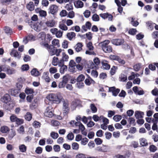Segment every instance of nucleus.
Wrapping results in <instances>:
<instances>
[{
  "label": "nucleus",
  "instance_id": "nucleus-13",
  "mask_svg": "<svg viewBox=\"0 0 158 158\" xmlns=\"http://www.w3.org/2000/svg\"><path fill=\"white\" fill-rule=\"evenodd\" d=\"M124 42V40L123 39H115L112 40V44L117 46L120 45L122 44Z\"/></svg>",
  "mask_w": 158,
  "mask_h": 158
},
{
  "label": "nucleus",
  "instance_id": "nucleus-21",
  "mask_svg": "<svg viewBox=\"0 0 158 158\" xmlns=\"http://www.w3.org/2000/svg\"><path fill=\"white\" fill-rule=\"evenodd\" d=\"M75 126L76 127H78L81 131H84L85 129L84 126L79 122H76L75 123Z\"/></svg>",
  "mask_w": 158,
  "mask_h": 158
},
{
  "label": "nucleus",
  "instance_id": "nucleus-15",
  "mask_svg": "<svg viewBox=\"0 0 158 158\" xmlns=\"http://www.w3.org/2000/svg\"><path fill=\"white\" fill-rule=\"evenodd\" d=\"M75 7L77 8H82L84 6L83 3L80 0L75 1L74 2Z\"/></svg>",
  "mask_w": 158,
  "mask_h": 158
},
{
  "label": "nucleus",
  "instance_id": "nucleus-10",
  "mask_svg": "<svg viewBox=\"0 0 158 158\" xmlns=\"http://www.w3.org/2000/svg\"><path fill=\"white\" fill-rule=\"evenodd\" d=\"M35 37L32 35H30L26 37L23 40V42L25 44L27 43L28 41H33L35 40Z\"/></svg>",
  "mask_w": 158,
  "mask_h": 158
},
{
  "label": "nucleus",
  "instance_id": "nucleus-62",
  "mask_svg": "<svg viewBox=\"0 0 158 158\" xmlns=\"http://www.w3.org/2000/svg\"><path fill=\"white\" fill-rule=\"evenodd\" d=\"M95 142L97 145H100L102 142V140L99 138H97L95 139Z\"/></svg>",
  "mask_w": 158,
  "mask_h": 158
},
{
  "label": "nucleus",
  "instance_id": "nucleus-28",
  "mask_svg": "<svg viewBox=\"0 0 158 158\" xmlns=\"http://www.w3.org/2000/svg\"><path fill=\"white\" fill-rule=\"evenodd\" d=\"M27 8L30 11H32L34 9V6L32 2H30L27 5Z\"/></svg>",
  "mask_w": 158,
  "mask_h": 158
},
{
  "label": "nucleus",
  "instance_id": "nucleus-24",
  "mask_svg": "<svg viewBox=\"0 0 158 158\" xmlns=\"http://www.w3.org/2000/svg\"><path fill=\"white\" fill-rule=\"evenodd\" d=\"M146 24L148 27V29L152 30L153 29L155 24L151 21H148L146 22Z\"/></svg>",
  "mask_w": 158,
  "mask_h": 158
},
{
  "label": "nucleus",
  "instance_id": "nucleus-16",
  "mask_svg": "<svg viewBox=\"0 0 158 158\" xmlns=\"http://www.w3.org/2000/svg\"><path fill=\"white\" fill-rule=\"evenodd\" d=\"M1 101L3 103H7L10 100V97L8 94H6L1 98Z\"/></svg>",
  "mask_w": 158,
  "mask_h": 158
},
{
  "label": "nucleus",
  "instance_id": "nucleus-7",
  "mask_svg": "<svg viewBox=\"0 0 158 158\" xmlns=\"http://www.w3.org/2000/svg\"><path fill=\"white\" fill-rule=\"evenodd\" d=\"M3 71H4L8 75H12L15 74L16 72V70L10 67H4L3 68Z\"/></svg>",
  "mask_w": 158,
  "mask_h": 158
},
{
  "label": "nucleus",
  "instance_id": "nucleus-59",
  "mask_svg": "<svg viewBox=\"0 0 158 158\" xmlns=\"http://www.w3.org/2000/svg\"><path fill=\"white\" fill-rule=\"evenodd\" d=\"M76 85L77 87L79 89L82 88L84 85V83L81 81H77V82L76 84Z\"/></svg>",
  "mask_w": 158,
  "mask_h": 158
},
{
  "label": "nucleus",
  "instance_id": "nucleus-46",
  "mask_svg": "<svg viewBox=\"0 0 158 158\" xmlns=\"http://www.w3.org/2000/svg\"><path fill=\"white\" fill-rule=\"evenodd\" d=\"M93 20L95 22H98L99 20V16L97 14H94L92 17Z\"/></svg>",
  "mask_w": 158,
  "mask_h": 158
},
{
  "label": "nucleus",
  "instance_id": "nucleus-8",
  "mask_svg": "<svg viewBox=\"0 0 158 158\" xmlns=\"http://www.w3.org/2000/svg\"><path fill=\"white\" fill-rule=\"evenodd\" d=\"M95 149L98 152H107L108 151L107 147L104 145L97 147Z\"/></svg>",
  "mask_w": 158,
  "mask_h": 158
},
{
  "label": "nucleus",
  "instance_id": "nucleus-56",
  "mask_svg": "<svg viewBox=\"0 0 158 158\" xmlns=\"http://www.w3.org/2000/svg\"><path fill=\"white\" fill-rule=\"evenodd\" d=\"M16 135V132L15 130H11V132L9 135V137L10 139H12Z\"/></svg>",
  "mask_w": 158,
  "mask_h": 158
},
{
  "label": "nucleus",
  "instance_id": "nucleus-6",
  "mask_svg": "<svg viewBox=\"0 0 158 158\" xmlns=\"http://www.w3.org/2000/svg\"><path fill=\"white\" fill-rule=\"evenodd\" d=\"M52 107L50 106H48L47 107L44 112V115L47 117L51 118L53 115V113L52 110Z\"/></svg>",
  "mask_w": 158,
  "mask_h": 158
},
{
  "label": "nucleus",
  "instance_id": "nucleus-29",
  "mask_svg": "<svg viewBox=\"0 0 158 158\" xmlns=\"http://www.w3.org/2000/svg\"><path fill=\"white\" fill-rule=\"evenodd\" d=\"M19 92V89H12L10 90V93L12 95L16 96Z\"/></svg>",
  "mask_w": 158,
  "mask_h": 158
},
{
  "label": "nucleus",
  "instance_id": "nucleus-36",
  "mask_svg": "<svg viewBox=\"0 0 158 158\" xmlns=\"http://www.w3.org/2000/svg\"><path fill=\"white\" fill-rule=\"evenodd\" d=\"M31 73L32 75L35 76H38L40 74L39 72L36 69H33L31 71Z\"/></svg>",
  "mask_w": 158,
  "mask_h": 158
},
{
  "label": "nucleus",
  "instance_id": "nucleus-11",
  "mask_svg": "<svg viewBox=\"0 0 158 158\" xmlns=\"http://www.w3.org/2000/svg\"><path fill=\"white\" fill-rule=\"evenodd\" d=\"M49 12L52 14H54L56 13L58 10V6L55 5H51L49 8Z\"/></svg>",
  "mask_w": 158,
  "mask_h": 158
},
{
  "label": "nucleus",
  "instance_id": "nucleus-51",
  "mask_svg": "<svg viewBox=\"0 0 158 158\" xmlns=\"http://www.w3.org/2000/svg\"><path fill=\"white\" fill-rule=\"evenodd\" d=\"M122 119V116L120 115H116L113 117V119L116 122H118Z\"/></svg>",
  "mask_w": 158,
  "mask_h": 158
},
{
  "label": "nucleus",
  "instance_id": "nucleus-52",
  "mask_svg": "<svg viewBox=\"0 0 158 158\" xmlns=\"http://www.w3.org/2000/svg\"><path fill=\"white\" fill-rule=\"evenodd\" d=\"M39 14L40 15L41 17H45L47 15L46 12L44 10H40L39 11Z\"/></svg>",
  "mask_w": 158,
  "mask_h": 158
},
{
  "label": "nucleus",
  "instance_id": "nucleus-3",
  "mask_svg": "<svg viewBox=\"0 0 158 158\" xmlns=\"http://www.w3.org/2000/svg\"><path fill=\"white\" fill-rule=\"evenodd\" d=\"M62 111L64 116L67 115L69 112V103L67 100H63Z\"/></svg>",
  "mask_w": 158,
  "mask_h": 158
},
{
  "label": "nucleus",
  "instance_id": "nucleus-26",
  "mask_svg": "<svg viewBox=\"0 0 158 158\" xmlns=\"http://www.w3.org/2000/svg\"><path fill=\"white\" fill-rule=\"evenodd\" d=\"M139 142L141 145L143 146H146L148 145V142L147 140L143 138L139 139Z\"/></svg>",
  "mask_w": 158,
  "mask_h": 158
},
{
  "label": "nucleus",
  "instance_id": "nucleus-35",
  "mask_svg": "<svg viewBox=\"0 0 158 158\" xmlns=\"http://www.w3.org/2000/svg\"><path fill=\"white\" fill-rule=\"evenodd\" d=\"M58 58L56 57H54L53 58L52 64L54 66H57L58 64Z\"/></svg>",
  "mask_w": 158,
  "mask_h": 158
},
{
  "label": "nucleus",
  "instance_id": "nucleus-54",
  "mask_svg": "<svg viewBox=\"0 0 158 158\" xmlns=\"http://www.w3.org/2000/svg\"><path fill=\"white\" fill-rule=\"evenodd\" d=\"M53 149L56 152H58L60 151V146L58 145H55L53 146Z\"/></svg>",
  "mask_w": 158,
  "mask_h": 158
},
{
  "label": "nucleus",
  "instance_id": "nucleus-43",
  "mask_svg": "<svg viewBox=\"0 0 158 158\" xmlns=\"http://www.w3.org/2000/svg\"><path fill=\"white\" fill-rule=\"evenodd\" d=\"M25 119L27 121H30L32 118L31 114L29 112H27L25 115Z\"/></svg>",
  "mask_w": 158,
  "mask_h": 158
},
{
  "label": "nucleus",
  "instance_id": "nucleus-1",
  "mask_svg": "<svg viewBox=\"0 0 158 158\" xmlns=\"http://www.w3.org/2000/svg\"><path fill=\"white\" fill-rule=\"evenodd\" d=\"M46 98L47 99L56 104L59 103L64 100L61 94L59 92L56 94H50L47 95Z\"/></svg>",
  "mask_w": 158,
  "mask_h": 158
},
{
  "label": "nucleus",
  "instance_id": "nucleus-32",
  "mask_svg": "<svg viewBox=\"0 0 158 158\" xmlns=\"http://www.w3.org/2000/svg\"><path fill=\"white\" fill-rule=\"evenodd\" d=\"M75 35V33L73 32L68 33L67 35L68 38L70 40H71L74 37Z\"/></svg>",
  "mask_w": 158,
  "mask_h": 158
},
{
  "label": "nucleus",
  "instance_id": "nucleus-2",
  "mask_svg": "<svg viewBox=\"0 0 158 158\" xmlns=\"http://www.w3.org/2000/svg\"><path fill=\"white\" fill-rule=\"evenodd\" d=\"M109 43V40H105L99 44L103 51L106 53H109L112 51V48L110 45H108Z\"/></svg>",
  "mask_w": 158,
  "mask_h": 158
},
{
  "label": "nucleus",
  "instance_id": "nucleus-61",
  "mask_svg": "<svg viewBox=\"0 0 158 158\" xmlns=\"http://www.w3.org/2000/svg\"><path fill=\"white\" fill-rule=\"evenodd\" d=\"M150 150L152 152H155L157 149V147L155 145H152L150 146Z\"/></svg>",
  "mask_w": 158,
  "mask_h": 158
},
{
  "label": "nucleus",
  "instance_id": "nucleus-27",
  "mask_svg": "<svg viewBox=\"0 0 158 158\" xmlns=\"http://www.w3.org/2000/svg\"><path fill=\"white\" fill-rule=\"evenodd\" d=\"M48 50L51 56H52L55 54V51L54 47L52 45H50L49 48Z\"/></svg>",
  "mask_w": 158,
  "mask_h": 158
},
{
  "label": "nucleus",
  "instance_id": "nucleus-14",
  "mask_svg": "<svg viewBox=\"0 0 158 158\" xmlns=\"http://www.w3.org/2000/svg\"><path fill=\"white\" fill-rule=\"evenodd\" d=\"M109 91L112 92L113 95L116 96L120 92V89H116L114 87H112L109 88Z\"/></svg>",
  "mask_w": 158,
  "mask_h": 158
},
{
  "label": "nucleus",
  "instance_id": "nucleus-64",
  "mask_svg": "<svg viewBox=\"0 0 158 158\" xmlns=\"http://www.w3.org/2000/svg\"><path fill=\"white\" fill-rule=\"evenodd\" d=\"M75 157L76 158H86L85 155L81 153H79L77 154Z\"/></svg>",
  "mask_w": 158,
  "mask_h": 158
},
{
  "label": "nucleus",
  "instance_id": "nucleus-40",
  "mask_svg": "<svg viewBox=\"0 0 158 158\" xmlns=\"http://www.w3.org/2000/svg\"><path fill=\"white\" fill-rule=\"evenodd\" d=\"M19 149L20 152H23L26 151L27 147L24 144H21L19 145Z\"/></svg>",
  "mask_w": 158,
  "mask_h": 158
},
{
  "label": "nucleus",
  "instance_id": "nucleus-30",
  "mask_svg": "<svg viewBox=\"0 0 158 158\" xmlns=\"http://www.w3.org/2000/svg\"><path fill=\"white\" fill-rule=\"evenodd\" d=\"M53 47L55 46L57 47H59L60 46L59 40H58L54 39L52 42Z\"/></svg>",
  "mask_w": 158,
  "mask_h": 158
},
{
  "label": "nucleus",
  "instance_id": "nucleus-60",
  "mask_svg": "<svg viewBox=\"0 0 158 158\" xmlns=\"http://www.w3.org/2000/svg\"><path fill=\"white\" fill-rule=\"evenodd\" d=\"M141 65V64L140 63H138L134 65V70L136 71H139Z\"/></svg>",
  "mask_w": 158,
  "mask_h": 158
},
{
  "label": "nucleus",
  "instance_id": "nucleus-57",
  "mask_svg": "<svg viewBox=\"0 0 158 158\" xmlns=\"http://www.w3.org/2000/svg\"><path fill=\"white\" fill-rule=\"evenodd\" d=\"M90 107L93 113H95L97 112V108L94 104H91L90 106Z\"/></svg>",
  "mask_w": 158,
  "mask_h": 158
},
{
  "label": "nucleus",
  "instance_id": "nucleus-38",
  "mask_svg": "<svg viewBox=\"0 0 158 158\" xmlns=\"http://www.w3.org/2000/svg\"><path fill=\"white\" fill-rule=\"evenodd\" d=\"M9 128L6 126L2 127L0 128L1 131L3 133H6L9 131Z\"/></svg>",
  "mask_w": 158,
  "mask_h": 158
},
{
  "label": "nucleus",
  "instance_id": "nucleus-17",
  "mask_svg": "<svg viewBox=\"0 0 158 158\" xmlns=\"http://www.w3.org/2000/svg\"><path fill=\"white\" fill-rule=\"evenodd\" d=\"M102 63L103 69L106 70H108L110 69V66L108 64L107 61L105 60H103L102 61Z\"/></svg>",
  "mask_w": 158,
  "mask_h": 158
},
{
  "label": "nucleus",
  "instance_id": "nucleus-12",
  "mask_svg": "<svg viewBox=\"0 0 158 158\" xmlns=\"http://www.w3.org/2000/svg\"><path fill=\"white\" fill-rule=\"evenodd\" d=\"M62 81L60 82L59 85L58 87L59 88H61L64 87L68 81V79L66 76L63 77Z\"/></svg>",
  "mask_w": 158,
  "mask_h": 158
},
{
  "label": "nucleus",
  "instance_id": "nucleus-19",
  "mask_svg": "<svg viewBox=\"0 0 158 158\" xmlns=\"http://www.w3.org/2000/svg\"><path fill=\"white\" fill-rule=\"evenodd\" d=\"M45 24L48 27H52L54 26L55 22L53 20H48L46 22Z\"/></svg>",
  "mask_w": 158,
  "mask_h": 158
},
{
  "label": "nucleus",
  "instance_id": "nucleus-49",
  "mask_svg": "<svg viewBox=\"0 0 158 158\" xmlns=\"http://www.w3.org/2000/svg\"><path fill=\"white\" fill-rule=\"evenodd\" d=\"M81 141V144L83 145H85L88 143L89 139L86 138H82Z\"/></svg>",
  "mask_w": 158,
  "mask_h": 158
},
{
  "label": "nucleus",
  "instance_id": "nucleus-48",
  "mask_svg": "<svg viewBox=\"0 0 158 158\" xmlns=\"http://www.w3.org/2000/svg\"><path fill=\"white\" fill-rule=\"evenodd\" d=\"M41 124L39 122L35 121L33 123V126L35 128H39L40 127Z\"/></svg>",
  "mask_w": 158,
  "mask_h": 158
},
{
  "label": "nucleus",
  "instance_id": "nucleus-5",
  "mask_svg": "<svg viewBox=\"0 0 158 158\" xmlns=\"http://www.w3.org/2000/svg\"><path fill=\"white\" fill-rule=\"evenodd\" d=\"M50 31L53 35H55L57 38H60L62 36L63 32L56 28H52Z\"/></svg>",
  "mask_w": 158,
  "mask_h": 158
},
{
  "label": "nucleus",
  "instance_id": "nucleus-9",
  "mask_svg": "<svg viewBox=\"0 0 158 158\" xmlns=\"http://www.w3.org/2000/svg\"><path fill=\"white\" fill-rule=\"evenodd\" d=\"M10 55L18 59H19L21 57V54L14 49H12L10 53Z\"/></svg>",
  "mask_w": 158,
  "mask_h": 158
},
{
  "label": "nucleus",
  "instance_id": "nucleus-47",
  "mask_svg": "<svg viewBox=\"0 0 158 158\" xmlns=\"http://www.w3.org/2000/svg\"><path fill=\"white\" fill-rule=\"evenodd\" d=\"M69 56L66 54L64 52L62 53V57L61 60L64 61H67L69 59Z\"/></svg>",
  "mask_w": 158,
  "mask_h": 158
},
{
  "label": "nucleus",
  "instance_id": "nucleus-18",
  "mask_svg": "<svg viewBox=\"0 0 158 158\" xmlns=\"http://www.w3.org/2000/svg\"><path fill=\"white\" fill-rule=\"evenodd\" d=\"M144 113L139 111H136L135 112V115L136 118H142L143 117Z\"/></svg>",
  "mask_w": 158,
  "mask_h": 158
},
{
  "label": "nucleus",
  "instance_id": "nucleus-34",
  "mask_svg": "<svg viewBox=\"0 0 158 158\" xmlns=\"http://www.w3.org/2000/svg\"><path fill=\"white\" fill-rule=\"evenodd\" d=\"M59 27L60 29L64 31H67L68 29V28L66 25L63 23H60Z\"/></svg>",
  "mask_w": 158,
  "mask_h": 158
},
{
  "label": "nucleus",
  "instance_id": "nucleus-37",
  "mask_svg": "<svg viewBox=\"0 0 158 158\" xmlns=\"http://www.w3.org/2000/svg\"><path fill=\"white\" fill-rule=\"evenodd\" d=\"M60 67V72L61 74H64L67 70V67L66 65H64Z\"/></svg>",
  "mask_w": 158,
  "mask_h": 158
},
{
  "label": "nucleus",
  "instance_id": "nucleus-55",
  "mask_svg": "<svg viewBox=\"0 0 158 158\" xmlns=\"http://www.w3.org/2000/svg\"><path fill=\"white\" fill-rule=\"evenodd\" d=\"M85 79V76L83 74H81L77 78V81H82Z\"/></svg>",
  "mask_w": 158,
  "mask_h": 158
},
{
  "label": "nucleus",
  "instance_id": "nucleus-41",
  "mask_svg": "<svg viewBox=\"0 0 158 158\" xmlns=\"http://www.w3.org/2000/svg\"><path fill=\"white\" fill-rule=\"evenodd\" d=\"M64 8L68 11L72 10L73 9V5L70 3L66 4Z\"/></svg>",
  "mask_w": 158,
  "mask_h": 158
},
{
  "label": "nucleus",
  "instance_id": "nucleus-53",
  "mask_svg": "<svg viewBox=\"0 0 158 158\" xmlns=\"http://www.w3.org/2000/svg\"><path fill=\"white\" fill-rule=\"evenodd\" d=\"M5 32L7 34H10L12 33V30L9 27H5L4 29Z\"/></svg>",
  "mask_w": 158,
  "mask_h": 158
},
{
  "label": "nucleus",
  "instance_id": "nucleus-42",
  "mask_svg": "<svg viewBox=\"0 0 158 158\" xmlns=\"http://www.w3.org/2000/svg\"><path fill=\"white\" fill-rule=\"evenodd\" d=\"M100 118H101V121L103 122L104 124L107 125L109 123V120L106 118L102 116H101Z\"/></svg>",
  "mask_w": 158,
  "mask_h": 158
},
{
  "label": "nucleus",
  "instance_id": "nucleus-25",
  "mask_svg": "<svg viewBox=\"0 0 158 158\" xmlns=\"http://www.w3.org/2000/svg\"><path fill=\"white\" fill-rule=\"evenodd\" d=\"M42 78L48 82H49L50 79L48 76V73L47 72H44L43 74Z\"/></svg>",
  "mask_w": 158,
  "mask_h": 158
},
{
  "label": "nucleus",
  "instance_id": "nucleus-45",
  "mask_svg": "<svg viewBox=\"0 0 158 158\" xmlns=\"http://www.w3.org/2000/svg\"><path fill=\"white\" fill-rule=\"evenodd\" d=\"M83 14L85 18H88L90 15L91 12L89 10H86L83 12Z\"/></svg>",
  "mask_w": 158,
  "mask_h": 158
},
{
  "label": "nucleus",
  "instance_id": "nucleus-4",
  "mask_svg": "<svg viewBox=\"0 0 158 158\" xmlns=\"http://www.w3.org/2000/svg\"><path fill=\"white\" fill-rule=\"evenodd\" d=\"M87 47L89 51L87 50L85 52V54L89 55H95V53L93 50L94 49V47L92 45L91 42H89L87 44Z\"/></svg>",
  "mask_w": 158,
  "mask_h": 158
},
{
  "label": "nucleus",
  "instance_id": "nucleus-22",
  "mask_svg": "<svg viewBox=\"0 0 158 158\" xmlns=\"http://www.w3.org/2000/svg\"><path fill=\"white\" fill-rule=\"evenodd\" d=\"M69 66L70 67L69 69L70 70V71L73 72L74 71V69H75L73 67L76 66L75 62L73 60H71L69 63Z\"/></svg>",
  "mask_w": 158,
  "mask_h": 158
},
{
  "label": "nucleus",
  "instance_id": "nucleus-63",
  "mask_svg": "<svg viewBox=\"0 0 158 158\" xmlns=\"http://www.w3.org/2000/svg\"><path fill=\"white\" fill-rule=\"evenodd\" d=\"M137 31L136 29L134 28H131L130 29L129 31V33L131 35H135Z\"/></svg>",
  "mask_w": 158,
  "mask_h": 158
},
{
  "label": "nucleus",
  "instance_id": "nucleus-31",
  "mask_svg": "<svg viewBox=\"0 0 158 158\" xmlns=\"http://www.w3.org/2000/svg\"><path fill=\"white\" fill-rule=\"evenodd\" d=\"M17 131L18 132L22 135H23L25 133L24 128L23 126H20L17 129Z\"/></svg>",
  "mask_w": 158,
  "mask_h": 158
},
{
  "label": "nucleus",
  "instance_id": "nucleus-20",
  "mask_svg": "<svg viewBox=\"0 0 158 158\" xmlns=\"http://www.w3.org/2000/svg\"><path fill=\"white\" fill-rule=\"evenodd\" d=\"M82 44L81 43H79L74 46V48L77 52H79L82 50Z\"/></svg>",
  "mask_w": 158,
  "mask_h": 158
},
{
  "label": "nucleus",
  "instance_id": "nucleus-23",
  "mask_svg": "<svg viewBox=\"0 0 158 158\" xmlns=\"http://www.w3.org/2000/svg\"><path fill=\"white\" fill-rule=\"evenodd\" d=\"M85 82V84L87 85H89L91 84H94L95 81L91 79L90 77H89L88 78L86 79Z\"/></svg>",
  "mask_w": 158,
  "mask_h": 158
},
{
  "label": "nucleus",
  "instance_id": "nucleus-50",
  "mask_svg": "<svg viewBox=\"0 0 158 158\" xmlns=\"http://www.w3.org/2000/svg\"><path fill=\"white\" fill-rule=\"evenodd\" d=\"M25 92L27 94H31L34 93L33 90L32 89L28 87L26 88Z\"/></svg>",
  "mask_w": 158,
  "mask_h": 158
},
{
  "label": "nucleus",
  "instance_id": "nucleus-58",
  "mask_svg": "<svg viewBox=\"0 0 158 158\" xmlns=\"http://www.w3.org/2000/svg\"><path fill=\"white\" fill-rule=\"evenodd\" d=\"M106 138L108 140L110 139L112 137V134L109 132H107L105 134Z\"/></svg>",
  "mask_w": 158,
  "mask_h": 158
},
{
  "label": "nucleus",
  "instance_id": "nucleus-39",
  "mask_svg": "<svg viewBox=\"0 0 158 158\" xmlns=\"http://www.w3.org/2000/svg\"><path fill=\"white\" fill-rule=\"evenodd\" d=\"M153 118H152V122L153 123H157L158 122V113H155L153 115Z\"/></svg>",
  "mask_w": 158,
  "mask_h": 158
},
{
  "label": "nucleus",
  "instance_id": "nucleus-33",
  "mask_svg": "<svg viewBox=\"0 0 158 158\" xmlns=\"http://www.w3.org/2000/svg\"><path fill=\"white\" fill-rule=\"evenodd\" d=\"M79 148V144L77 143L74 142L72 143V148L73 150H78Z\"/></svg>",
  "mask_w": 158,
  "mask_h": 158
},
{
  "label": "nucleus",
  "instance_id": "nucleus-44",
  "mask_svg": "<svg viewBox=\"0 0 158 158\" xmlns=\"http://www.w3.org/2000/svg\"><path fill=\"white\" fill-rule=\"evenodd\" d=\"M50 136L53 139H56L59 136V135L57 133L52 131L50 133Z\"/></svg>",
  "mask_w": 158,
  "mask_h": 158
}]
</instances>
